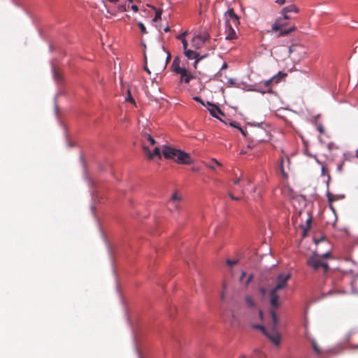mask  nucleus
<instances>
[{"mask_svg": "<svg viewBox=\"0 0 358 358\" xmlns=\"http://www.w3.org/2000/svg\"><path fill=\"white\" fill-rule=\"evenodd\" d=\"M290 273H280L276 278L275 285L267 291L265 287H260L259 292L264 298H268L270 303V313L275 324L278 322V315L275 310L278 309L282 302L280 301V292L287 286V281L290 279Z\"/></svg>", "mask_w": 358, "mask_h": 358, "instance_id": "f257e3e1", "label": "nucleus"}, {"mask_svg": "<svg viewBox=\"0 0 358 358\" xmlns=\"http://www.w3.org/2000/svg\"><path fill=\"white\" fill-rule=\"evenodd\" d=\"M330 257V252H326L322 255H319L315 252L309 258L307 259V265L313 268L315 271H322L323 274H326L329 267L328 264L324 261V259Z\"/></svg>", "mask_w": 358, "mask_h": 358, "instance_id": "f03ea898", "label": "nucleus"}, {"mask_svg": "<svg viewBox=\"0 0 358 358\" xmlns=\"http://www.w3.org/2000/svg\"><path fill=\"white\" fill-rule=\"evenodd\" d=\"M162 154L164 158L173 159L178 164H190L192 163L191 157L188 153L170 146L164 145Z\"/></svg>", "mask_w": 358, "mask_h": 358, "instance_id": "7ed1b4c3", "label": "nucleus"}, {"mask_svg": "<svg viewBox=\"0 0 358 358\" xmlns=\"http://www.w3.org/2000/svg\"><path fill=\"white\" fill-rule=\"evenodd\" d=\"M287 20V19H285L284 17L282 18L279 17L273 24L271 30L275 31H280L278 33V34L277 35L278 37L286 36V35L289 34V33L296 30L295 26H292L290 28L287 29H283V28L287 25V22H285Z\"/></svg>", "mask_w": 358, "mask_h": 358, "instance_id": "20e7f679", "label": "nucleus"}, {"mask_svg": "<svg viewBox=\"0 0 358 358\" xmlns=\"http://www.w3.org/2000/svg\"><path fill=\"white\" fill-rule=\"evenodd\" d=\"M286 76V74L281 73L279 72L276 76H273V78L265 80L261 83V85H263L264 89H259L257 91L262 92V93H270L272 94L273 92L272 89L270 87V85L272 83H278L281 79V78Z\"/></svg>", "mask_w": 358, "mask_h": 358, "instance_id": "39448f33", "label": "nucleus"}, {"mask_svg": "<svg viewBox=\"0 0 358 358\" xmlns=\"http://www.w3.org/2000/svg\"><path fill=\"white\" fill-rule=\"evenodd\" d=\"M209 39L210 35L206 32H203L193 37L192 39V45L196 49H200Z\"/></svg>", "mask_w": 358, "mask_h": 358, "instance_id": "423d86ee", "label": "nucleus"}, {"mask_svg": "<svg viewBox=\"0 0 358 358\" xmlns=\"http://www.w3.org/2000/svg\"><path fill=\"white\" fill-rule=\"evenodd\" d=\"M272 321L273 320L272 319ZM278 324V321L276 324L273 322V327L271 331H266L265 334L266 336L272 341V343L275 345H278L280 344V335L279 332L276 330V326Z\"/></svg>", "mask_w": 358, "mask_h": 358, "instance_id": "0eeeda50", "label": "nucleus"}, {"mask_svg": "<svg viewBox=\"0 0 358 358\" xmlns=\"http://www.w3.org/2000/svg\"><path fill=\"white\" fill-rule=\"evenodd\" d=\"M181 198L177 192L173 193L171 198L167 202V208L171 212L177 211L180 209V201Z\"/></svg>", "mask_w": 358, "mask_h": 358, "instance_id": "6e6552de", "label": "nucleus"}, {"mask_svg": "<svg viewBox=\"0 0 358 358\" xmlns=\"http://www.w3.org/2000/svg\"><path fill=\"white\" fill-rule=\"evenodd\" d=\"M225 16L227 20L226 24H227L228 22L234 26H238L239 24V17L235 13L233 8L229 9L225 13Z\"/></svg>", "mask_w": 358, "mask_h": 358, "instance_id": "1a4fd4ad", "label": "nucleus"}, {"mask_svg": "<svg viewBox=\"0 0 358 358\" xmlns=\"http://www.w3.org/2000/svg\"><path fill=\"white\" fill-rule=\"evenodd\" d=\"M142 148L143 152L147 156L148 159H152L155 156L158 157L159 159L162 158V154L159 148L155 147L152 152H150L149 148L146 145H143Z\"/></svg>", "mask_w": 358, "mask_h": 358, "instance_id": "9d476101", "label": "nucleus"}, {"mask_svg": "<svg viewBox=\"0 0 358 358\" xmlns=\"http://www.w3.org/2000/svg\"><path fill=\"white\" fill-rule=\"evenodd\" d=\"M208 104L210 106V108H208L210 114L213 117H216L222 121L220 115L225 116V114L221 110V109L217 106L210 103L209 102H208Z\"/></svg>", "mask_w": 358, "mask_h": 358, "instance_id": "9b49d317", "label": "nucleus"}, {"mask_svg": "<svg viewBox=\"0 0 358 358\" xmlns=\"http://www.w3.org/2000/svg\"><path fill=\"white\" fill-rule=\"evenodd\" d=\"M299 13V8L294 4H291L285 7L282 10V14L284 16L285 19H290L291 15L289 13Z\"/></svg>", "mask_w": 358, "mask_h": 358, "instance_id": "f8f14e48", "label": "nucleus"}, {"mask_svg": "<svg viewBox=\"0 0 358 358\" xmlns=\"http://www.w3.org/2000/svg\"><path fill=\"white\" fill-rule=\"evenodd\" d=\"M184 54L189 59H195V68H196V65L199 63V62L203 58V57H199V55L196 52L189 49L185 51Z\"/></svg>", "mask_w": 358, "mask_h": 358, "instance_id": "ddd939ff", "label": "nucleus"}, {"mask_svg": "<svg viewBox=\"0 0 358 358\" xmlns=\"http://www.w3.org/2000/svg\"><path fill=\"white\" fill-rule=\"evenodd\" d=\"M327 199H328V202L329 203V206H330L331 209H332L334 211V207L332 206V203L336 201H338L339 199H344L345 196L344 195H341V194H333L331 192H327Z\"/></svg>", "mask_w": 358, "mask_h": 358, "instance_id": "4468645a", "label": "nucleus"}, {"mask_svg": "<svg viewBox=\"0 0 358 358\" xmlns=\"http://www.w3.org/2000/svg\"><path fill=\"white\" fill-rule=\"evenodd\" d=\"M232 24L229 23V22H227V24H226V39L227 40H234L236 38V34L235 30L232 27Z\"/></svg>", "mask_w": 358, "mask_h": 358, "instance_id": "2eb2a0df", "label": "nucleus"}, {"mask_svg": "<svg viewBox=\"0 0 358 358\" xmlns=\"http://www.w3.org/2000/svg\"><path fill=\"white\" fill-rule=\"evenodd\" d=\"M180 81L184 82L185 83H189V81L194 78L193 75L188 71L186 69L184 70V72H182L180 74Z\"/></svg>", "mask_w": 358, "mask_h": 358, "instance_id": "dca6fc26", "label": "nucleus"}, {"mask_svg": "<svg viewBox=\"0 0 358 358\" xmlns=\"http://www.w3.org/2000/svg\"><path fill=\"white\" fill-rule=\"evenodd\" d=\"M171 68L173 69V71L178 74H180L182 72H184V70L185 69V68L180 66V60L178 58L174 59Z\"/></svg>", "mask_w": 358, "mask_h": 358, "instance_id": "f3484780", "label": "nucleus"}, {"mask_svg": "<svg viewBox=\"0 0 358 358\" xmlns=\"http://www.w3.org/2000/svg\"><path fill=\"white\" fill-rule=\"evenodd\" d=\"M142 141H143V145H145L146 142L149 143L150 145H153L156 143V141L152 138V136L146 132H143L142 134Z\"/></svg>", "mask_w": 358, "mask_h": 358, "instance_id": "a211bd4d", "label": "nucleus"}, {"mask_svg": "<svg viewBox=\"0 0 358 358\" xmlns=\"http://www.w3.org/2000/svg\"><path fill=\"white\" fill-rule=\"evenodd\" d=\"M303 47L300 45H292L289 47V53H294L299 50V49H302Z\"/></svg>", "mask_w": 358, "mask_h": 358, "instance_id": "6ab92c4d", "label": "nucleus"}, {"mask_svg": "<svg viewBox=\"0 0 358 358\" xmlns=\"http://www.w3.org/2000/svg\"><path fill=\"white\" fill-rule=\"evenodd\" d=\"M245 301L248 306L255 307V303L253 299L250 296H246Z\"/></svg>", "mask_w": 358, "mask_h": 358, "instance_id": "aec40b11", "label": "nucleus"}, {"mask_svg": "<svg viewBox=\"0 0 358 358\" xmlns=\"http://www.w3.org/2000/svg\"><path fill=\"white\" fill-rule=\"evenodd\" d=\"M312 345H313V350L316 354H317V355L321 354L322 351L320 349V348L315 341H314V340L312 341Z\"/></svg>", "mask_w": 358, "mask_h": 358, "instance_id": "412c9836", "label": "nucleus"}, {"mask_svg": "<svg viewBox=\"0 0 358 358\" xmlns=\"http://www.w3.org/2000/svg\"><path fill=\"white\" fill-rule=\"evenodd\" d=\"M162 14V10H157L155 11V17H154V19H153V21H154V22H157V20H160V19H161Z\"/></svg>", "mask_w": 358, "mask_h": 358, "instance_id": "4be33fe9", "label": "nucleus"}, {"mask_svg": "<svg viewBox=\"0 0 358 358\" xmlns=\"http://www.w3.org/2000/svg\"><path fill=\"white\" fill-rule=\"evenodd\" d=\"M138 26L143 34H147V30L145 25L142 22H138Z\"/></svg>", "mask_w": 358, "mask_h": 358, "instance_id": "5701e85b", "label": "nucleus"}, {"mask_svg": "<svg viewBox=\"0 0 358 358\" xmlns=\"http://www.w3.org/2000/svg\"><path fill=\"white\" fill-rule=\"evenodd\" d=\"M54 77H55V79L57 81H59L62 78V75L61 73L59 72L58 70H56L55 69L54 70Z\"/></svg>", "mask_w": 358, "mask_h": 358, "instance_id": "b1692460", "label": "nucleus"}, {"mask_svg": "<svg viewBox=\"0 0 358 358\" xmlns=\"http://www.w3.org/2000/svg\"><path fill=\"white\" fill-rule=\"evenodd\" d=\"M229 124H230L231 127H233L238 128V129L241 131V133H242L243 134H244L243 130L241 127H238V124L236 122H231L229 123Z\"/></svg>", "mask_w": 358, "mask_h": 358, "instance_id": "393cba45", "label": "nucleus"}, {"mask_svg": "<svg viewBox=\"0 0 358 358\" xmlns=\"http://www.w3.org/2000/svg\"><path fill=\"white\" fill-rule=\"evenodd\" d=\"M126 101H129V102H131V103H134V98L131 96V93L129 91H128V96L125 99Z\"/></svg>", "mask_w": 358, "mask_h": 358, "instance_id": "a878e982", "label": "nucleus"}, {"mask_svg": "<svg viewBox=\"0 0 358 358\" xmlns=\"http://www.w3.org/2000/svg\"><path fill=\"white\" fill-rule=\"evenodd\" d=\"M237 262H238V261H237V260H231V259H227V260L226 261L227 264L228 266H234V265L236 264H237Z\"/></svg>", "mask_w": 358, "mask_h": 358, "instance_id": "bb28decb", "label": "nucleus"}, {"mask_svg": "<svg viewBox=\"0 0 358 358\" xmlns=\"http://www.w3.org/2000/svg\"><path fill=\"white\" fill-rule=\"evenodd\" d=\"M182 47H183L184 52L187 50H188L187 49L188 43H187V40L186 39H182Z\"/></svg>", "mask_w": 358, "mask_h": 358, "instance_id": "cd10ccee", "label": "nucleus"}, {"mask_svg": "<svg viewBox=\"0 0 358 358\" xmlns=\"http://www.w3.org/2000/svg\"><path fill=\"white\" fill-rule=\"evenodd\" d=\"M186 35H187V31H185V32L182 33L181 34L178 35L177 36V38L180 40L181 42H182V39H185V37Z\"/></svg>", "mask_w": 358, "mask_h": 358, "instance_id": "c85d7f7f", "label": "nucleus"}, {"mask_svg": "<svg viewBox=\"0 0 358 358\" xmlns=\"http://www.w3.org/2000/svg\"><path fill=\"white\" fill-rule=\"evenodd\" d=\"M317 131L320 133V134H323L324 132V129L323 127V126L321 124H319L317 126Z\"/></svg>", "mask_w": 358, "mask_h": 358, "instance_id": "c756f323", "label": "nucleus"}, {"mask_svg": "<svg viewBox=\"0 0 358 358\" xmlns=\"http://www.w3.org/2000/svg\"><path fill=\"white\" fill-rule=\"evenodd\" d=\"M327 148L329 150H331L333 149L337 148V147L336 146V145L334 143H329L327 144Z\"/></svg>", "mask_w": 358, "mask_h": 358, "instance_id": "7c9ffc66", "label": "nucleus"}, {"mask_svg": "<svg viewBox=\"0 0 358 358\" xmlns=\"http://www.w3.org/2000/svg\"><path fill=\"white\" fill-rule=\"evenodd\" d=\"M252 278H253V275L252 274H250L248 277V278H247V280L245 281V285H248L252 281Z\"/></svg>", "mask_w": 358, "mask_h": 358, "instance_id": "2f4dec72", "label": "nucleus"}, {"mask_svg": "<svg viewBox=\"0 0 358 358\" xmlns=\"http://www.w3.org/2000/svg\"><path fill=\"white\" fill-rule=\"evenodd\" d=\"M241 180H242V177H241V176H240V177H238V178H236V179L234 180L233 183H234V185H238V184Z\"/></svg>", "mask_w": 358, "mask_h": 358, "instance_id": "473e14b6", "label": "nucleus"}, {"mask_svg": "<svg viewBox=\"0 0 358 358\" xmlns=\"http://www.w3.org/2000/svg\"><path fill=\"white\" fill-rule=\"evenodd\" d=\"M194 99L195 101H196L197 102H199V103H201V104L204 105L203 101H202V99H201L200 97H199V96H195V97H194Z\"/></svg>", "mask_w": 358, "mask_h": 358, "instance_id": "72a5a7b5", "label": "nucleus"}, {"mask_svg": "<svg viewBox=\"0 0 358 358\" xmlns=\"http://www.w3.org/2000/svg\"><path fill=\"white\" fill-rule=\"evenodd\" d=\"M255 328L261 329L264 334L266 331L265 328L263 326H262V325H256Z\"/></svg>", "mask_w": 358, "mask_h": 358, "instance_id": "f704fd0d", "label": "nucleus"}, {"mask_svg": "<svg viewBox=\"0 0 358 358\" xmlns=\"http://www.w3.org/2000/svg\"><path fill=\"white\" fill-rule=\"evenodd\" d=\"M283 163H284V159L282 158L281 159V164H280V170L282 174H285L284 168H283Z\"/></svg>", "mask_w": 358, "mask_h": 358, "instance_id": "c9c22d12", "label": "nucleus"}, {"mask_svg": "<svg viewBox=\"0 0 358 358\" xmlns=\"http://www.w3.org/2000/svg\"><path fill=\"white\" fill-rule=\"evenodd\" d=\"M131 9L134 11V12H137L138 10V8L136 5H132L131 6Z\"/></svg>", "mask_w": 358, "mask_h": 358, "instance_id": "e433bc0d", "label": "nucleus"}, {"mask_svg": "<svg viewBox=\"0 0 358 358\" xmlns=\"http://www.w3.org/2000/svg\"><path fill=\"white\" fill-rule=\"evenodd\" d=\"M327 171V168L325 166H322V175H325Z\"/></svg>", "mask_w": 358, "mask_h": 358, "instance_id": "4c0bfd02", "label": "nucleus"}, {"mask_svg": "<svg viewBox=\"0 0 358 358\" xmlns=\"http://www.w3.org/2000/svg\"><path fill=\"white\" fill-rule=\"evenodd\" d=\"M227 67H228L227 64L226 62H224V63L223 64V65L222 66V67H221V70L227 69Z\"/></svg>", "mask_w": 358, "mask_h": 358, "instance_id": "58836bf2", "label": "nucleus"}, {"mask_svg": "<svg viewBox=\"0 0 358 358\" xmlns=\"http://www.w3.org/2000/svg\"><path fill=\"white\" fill-rule=\"evenodd\" d=\"M310 222H311V218L310 217V218H308V219L307 220V224H308L307 228H308V229H310Z\"/></svg>", "mask_w": 358, "mask_h": 358, "instance_id": "ea45409f", "label": "nucleus"}, {"mask_svg": "<svg viewBox=\"0 0 358 358\" xmlns=\"http://www.w3.org/2000/svg\"><path fill=\"white\" fill-rule=\"evenodd\" d=\"M245 275H246V273H245V272H243V273H242V275H241V278H240V280H241V281H243V278H244V277H245Z\"/></svg>", "mask_w": 358, "mask_h": 358, "instance_id": "a19ab883", "label": "nucleus"}, {"mask_svg": "<svg viewBox=\"0 0 358 358\" xmlns=\"http://www.w3.org/2000/svg\"><path fill=\"white\" fill-rule=\"evenodd\" d=\"M212 162L218 166H221V164L219 162H217L215 159H213Z\"/></svg>", "mask_w": 358, "mask_h": 358, "instance_id": "79ce46f5", "label": "nucleus"}, {"mask_svg": "<svg viewBox=\"0 0 358 358\" xmlns=\"http://www.w3.org/2000/svg\"><path fill=\"white\" fill-rule=\"evenodd\" d=\"M228 195H229V196L232 200H234V199H235V196H234V195L231 192H229L228 193Z\"/></svg>", "mask_w": 358, "mask_h": 358, "instance_id": "37998d69", "label": "nucleus"}, {"mask_svg": "<svg viewBox=\"0 0 358 358\" xmlns=\"http://www.w3.org/2000/svg\"><path fill=\"white\" fill-rule=\"evenodd\" d=\"M351 348H352V349H355V350H358V344H357V345L352 344V345H351Z\"/></svg>", "mask_w": 358, "mask_h": 358, "instance_id": "c03bdc74", "label": "nucleus"}, {"mask_svg": "<svg viewBox=\"0 0 358 358\" xmlns=\"http://www.w3.org/2000/svg\"><path fill=\"white\" fill-rule=\"evenodd\" d=\"M164 32H169L171 31V28L169 26H167L164 29Z\"/></svg>", "mask_w": 358, "mask_h": 358, "instance_id": "a18cd8bd", "label": "nucleus"}, {"mask_svg": "<svg viewBox=\"0 0 358 358\" xmlns=\"http://www.w3.org/2000/svg\"><path fill=\"white\" fill-rule=\"evenodd\" d=\"M171 59V55L169 52H168V55H167V57H166V63L168 62L169 60H170Z\"/></svg>", "mask_w": 358, "mask_h": 358, "instance_id": "49530a36", "label": "nucleus"}, {"mask_svg": "<svg viewBox=\"0 0 358 358\" xmlns=\"http://www.w3.org/2000/svg\"><path fill=\"white\" fill-rule=\"evenodd\" d=\"M241 199H242L241 196H235V199H234V200H235V201H240Z\"/></svg>", "mask_w": 358, "mask_h": 358, "instance_id": "de8ad7c7", "label": "nucleus"}, {"mask_svg": "<svg viewBox=\"0 0 358 358\" xmlns=\"http://www.w3.org/2000/svg\"><path fill=\"white\" fill-rule=\"evenodd\" d=\"M111 3H116L118 0H108Z\"/></svg>", "mask_w": 358, "mask_h": 358, "instance_id": "09e8293b", "label": "nucleus"}, {"mask_svg": "<svg viewBox=\"0 0 358 358\" xmlns=\"http://www.w3.org/2000/svg\"><path fill=\"white\" fill-rule=\"evenodd\" d=\"M209 167L212 169H215L214 165L213 164L209 165Z\"/></svg>", "mask_w": 358, "mask_h": 358, "instance_id": "8fccbe9b", "label": "nucleus"}, {"mask_svg": "<svg viewBox=\"0 0 358 358\" xmlns=\"http://www.w3.org/2000/svg\"><path fill=\"white\" fill-rule=\"evenodd\" d=\"M259 316H260L261 317H262V316H263V313H262V310H259Z\"/></svg>", "mask_w": 358, "mask_h": 358, "instance_id": "3c124183", "label": "nucleus"}, {"mask_svg": "<svg viewBox=\"0 0 358 358\" xmlns=\"http://www.w3.org/2000/svg\"><path fill=\"white\" fill-rule=\"evenodd\" d=\"M313 157L316 159L318 164H320V162L316 158V156H313Z\"/></svg>", "mask_w": 358, "mask_h": 358, "instance_id": "603ef678", "label": "nucleus"}, {"mask_svg": "<svg viewBox=\"0 0 358 358\" xmlns=\"http://www.w3.org/2000/svg\"><path fill=\"white\" fill-rule=\"evenodd\" d=\"M145 69L147 71V72H148V73H150V71H149L148 68L145 67Z\"/></svg>", "mask_w": 358, "mask_h": 358, "instance_id": "864d4df0", "label": "nucleus"}, {"mask_svg": "<svg viewBox=\"0 0 358 358\" xmlns=\"http://www.w3.org/2000/svg\"><path fill=\"white\" fill-rule=\"evenodd\" d=\"M240 191H241V192L242 194H243V193H244V188H241Z\"/></svg>", "mask_w": 358, "mask_h": 358, "instance_id": "5fc2aeb1", "label": "nucleus"}, {"mask_svg": "<svg viewBox=\"0 0 358 358\" xmlns=\"http://www.w3.org/2000/svg\"><path fill=\"white\" fill-rule=\"evenodd\" d=\"M321 241H322V240H318V241H315V243H316V244H318Z\"/></svg>", "mask_w": 358, "mask_h": 358, "instance_id": "6e6d98bb", "label": "nucleus"}, {"mask_svg": "<svg viewBox=\"0 0 358 358\" xmlns=\"http://www.w3.org/2000/svg\"><path fill=\"white\" fill-rule=\"evenodd\" d=\"M221 297H222V299H224V293L222 294Z\"/></svg>", "mask_w": 358, "mask_h": 358, "instance_id": "4d7b16f0", "label": "nucleus"}, {"mask_svg": "<svg viewBox=\"0 0 358 358\" xmlns=\"http://www.w3.org/2000/svg\"><path fill=\"white\" fill-rule=\"evenodd\" d=\"M128 1H129V2H132V1H133V0H128Z\"/></svg>", "mask_w": 358, "mask_h": 358, "instance_id": "13d9d810", "label": "nucleus"}, {"mask_svg": "<svg viewBox=\"0 0 358 358\" xmlns=\"http://www.w3.org/2000/svg\"><path fill=\"white\" fill-rule=\"evenodd\" d=\"M357 276H358V273H357Z\"/></svg>", "mask_w": 358, "mask_h": 358, "instance_id": "bf43d9fd", "label": "nucleus"}]
</instances>
